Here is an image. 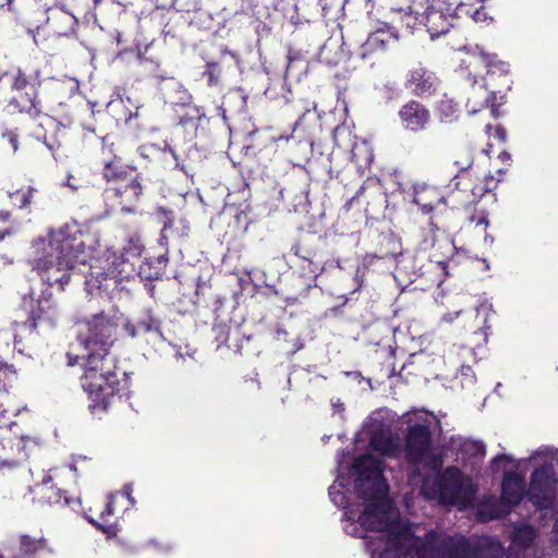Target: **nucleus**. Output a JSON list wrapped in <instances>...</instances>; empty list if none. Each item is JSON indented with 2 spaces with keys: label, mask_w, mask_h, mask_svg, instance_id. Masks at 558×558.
<instances>
[{
  "label": "nucleus",
  "mask_w": 558,
  "mask_h": 558,
  "mask_svg": "<svg viewBox=\"0 0 558 558\" xmlns=\"http://www.w3.org/2000/svg\"><path fill=\"white\" fill-rule=\"evenodd\" d=\"M10 216H11V215H10V213H9V211H0V220H1V221H7V220H9Z\"/></svg>",
  "instance_id": "58836bf2"
},
{
  "label": "nucleus",
  "mask_w": 558,
  "mask_h": 558,
  "mask_svg": "<svg viewBox=\"0 0 558 558\" xmlns=\"http://www.w3.org/2000/svg\"><path fill=\"white\" fill-rule=\"evenodd\" d=\"M123 494L125 495V497L131 501V502H134L133 498L131 497V489L130 487H124V490H123Z\"/></svg>",
  "instance_id": "ea45409f"
},
{
  "label": "nucleus",
  "mask_w": 558,
  "mask_h": 558,
  "mask_svg": "<svg viewBox=\"0 0 558 558\" xmlns=\"http://www.w3.org/2000/svg\"><path fill=\"white\" fill-rule=\"evenodd\" d=\"M142 185L137 179H132L123 190L118 189L117 193L122 197V210L133 213L134 210L126 204L136 202L142 195Z\"/></svg>",
  "instance_id": "dca6fc26"
},
{
  "label": "nucleus",
  "mask_w": 558,
  "mask_h": 558,
  "mask_svg": "<svg viewBox=\"0 0 558 558\" xmlns=\"http://www.w3.org/2000/svg\"><path fill=\"white\" fill-rule=\"evenodd\" d=\"M373 151L366 142H361L353 145L352 159L357 167H368L373 161Z\"/></svg>",
  "instance_id": "a211bd4d"
},
{
  "label": "nucleus",
  "mask_w": 558,
  "mask_h": 558,
  "mask_svg": "<svg viewBox=\"0 0 558 558\" xmlns=\"http://www.w3.org/2000/svg\"><path fill=\"white\" fill-rule=\"evenodd\" d=\"M104 175L107 180H112L116 178V174L111 171V165H107Z\"/></svg>",
  "instance_id": "f704fd0d"
},
{
  "label": "nucleus",
  "mask_w": 558,
  "mask_h": 558,
  "mask_svg": "<svg viewBox=\"0 0 558 558\" xmlns=\"http://www.w3.org/2000/svg\"><path fill=\"white\" fill-rule=\"evenodd\" d=\"M536 537V531L530 525H522L514 529L512 543L518 547L530 546Z\"/></svg>",
  "instance_id": "6ab92c4d"
},
{
  "label": "nucleus",
  "mask_w": 558,
  "mask_h": 558,
  "mask_svg": "<svg viewBox=\"0 0 558 558\" xmlns=\"http://www.w3.org/2000/svg\"><path fill=\"white\" fill-rule=\"evenodd\" d=\"M3 77L8 80L10 87L13 92L19 95L13 97L10 101V106H13L21 113L28 114L32 118H36L41 113L38 97V86L32 83L20 68L11 69L3 74Z\"/></svg>",
  "instance_id": "0eeeda50"
},
{
  "label": "nucleus",
  "mask_w": 558,
  "mask_h": 558,
  "mask_svg": "<svg viewBox=\"0 0 558 558\" xmlns=\"http://www.w3.org/2000/svg\"><path fill=\"white\" fill-rule=\"evenodd\" d=\"M437 198L438 197L434 189L422 187L420 190H415L413 201L415 204L428 211L434 208Z\"/></svg>",
  "instance_id": "aec40b11"
},
{
  "label": "nucleus",
  "mask_w": 558,
  "mask_h": 558,
  "mask_svg": "<svg viewBox=\"0 0 558 558\" xmlns=\"http://www.w3.org/2000/svg\"><path fill=\"white\" fill-rule=\"evenodd\" d=\"M480 57L485 65L488 68V74H494L496 71L500 73L508 72V64L504 61L497 60L495 54H489L484 51L480 52Z\"/></svg>",
  "instance_id": "4be33fe9"
},
{
  "label": "nucleus",
  "mask_w": 558,
  "mask_h": 558,
  "mask_svg": "<svg viewBox=\"0 0 558 558\" xmlns=\"http://www.w3.org/2000/svg\"><path fill=\"white\" fill-rule=\"evenodd\" d=\"M456 163L461 168V169H468L471 167L472 165V158L471 157H468L464 161L460 162V161H456Z\"/></svg>",
  "instance_id": "72a5a7b5"
},
{
  "label": "nucleus",
  "mask_w": 558,
  "mask_h": 558,
  "mask_svg": "<svg viewBox=\"0 0 558 558\" xmlns=\"http://www.w3.org/2000/svg\"><path fill=\"white\" fill-rule=\"evenodd\" d=\"M510 458L508 456H499L495 458L492 462V468L495 472L505 468V463L508 462Z\"/></svg>",
  "instance_id": "7c9ffc66"
},
{
  "label": "nucleus",
  "mask_w": 558,
  "mask_h": 558,
  "mask_svg": "<svg viewBox=\"0 0 558 558\" xmlns=\"http://www.w3.org/2000/svg\"><path fill=\"white\" fill-rule=\"evenodd\" d=\"M37 318H40V314H38V315L33 314V320H35Z\"/></svg>",
  "instance_id": "c03bdc74"
},
{
  "label": "nucleus",
  "mask_w": 558,
  "mask_h": 558,
  "mask_svg": "<svg viewBox=\"0 0 558 558\" xmlns=\"http://www.w3.org/2000/svg\"><path fill=\"white\" fill-rule=\"evenodd\" d=\"M332 407H333L335 411H337V412L344 411V404L339 399L337 401L332 402Z\"/></svg>",
  "instance_id": "c9c22d12"
},
{
  "label": "nucleus",
  "mask_w": 558,
  "mask_h": 558,
  "mask_svg": "<svg viewBox=\"0 0 558 558\" xmlns=\"http://www.w3.org/2000/svg\"><path fill=\"white\" fill-rule=\"evenodd\" d=\"M524 483L523 477L515 473H506L502 481V501L507 505H518L523 498Z\"/></svg>",
  "instance_id": "f8f14e48"
},
{
  "label": "nucleus",
  "mask_w": 558,
  "mask_h": 558,
  "mask_svg": "<svg viewBox=\"0 0 558 558\" xmlns=\"http://www.w3.org/2000/svg\"><path fill=\"white\" fill-rule=\"evenodd\" d=\"M0 558H4L2 554H0Z\"/></svg>",
  "instance_id": "de8ad7c7"
},
{
  "label": "nucleus",
  "mask_w": 558,
  "mask_h": 558,
  "mask_svg": "<svg viewBox=\"0 0 558 558\" xmlns=\"http://www.w3.org/2000/svg\"><path fill=\"white\" fill-rule=\"evenodd\" d=\"M33 193H34V189H29L27 191L26 194H24L23 196V201H22V204H21V207L24 208L26 206H28L32 202V197H33Z\"/></svg>",
  "instance_id": "2f4dec72"
},
{
  "label": "nucleus",
  "mask_w": 558,
  "mask_h": 558,
  "mask_svg": "<svg viewBox=\"0 0 558 558\" xmlns=\"http://www.w3.org/2000/svg\"><path fill=\"white\" fill-rule=\"evenodd\" d=\"M14 374L12 368L7 364L0 362V397H5V381Z\"/></svg>",
  "instance_id": "a878e982"
},
{
  "label": "nucleus",
  "mask_w": 558,
  "mask_h": 558,
  "mask_svg": "<svg viewBox=\"0 0 558 558\" xmlns=\"http://www.w3.org/2000/svg\"><path fill=\"white\" fill-rule=\"evenodd\" d=\"M480 558H502L504 547L498 541L485 538L480 544Z\"/></svg>",
  "instance_id": "412c9836"
},
{
  "label": "nucleus",
  "mask_w": 558,
  "mask_h": 558,
  "mask_svg": "<svg viewBox=\"0 0 558 558\" xmlns=\"http://www.w3.org/2000/svg\"><path fill=\"white\" fill-rule=\"evenodd\" d=\"M43 547L41 539L31 538L29 536H22L21 550L24 554H32Z\"/></svg>",
  "instance_id": "393cba45"
},
{
  "label": "nucleus",
  "mask_w": 558,
  "mask_h": 558,
  "mask_svg": "<svg viewBox=\"0 0 558 558\" xmlns=\"http://www.w3.org/2000/svg\"><path fill=\"white\" fill-rule=\"evenodd\" d=\"M556 484L557 480L551 464H545L533 473L529 496L537 508L546 509L551 505Z\"/></svg>",
  "instance_id": "6e6552de"
},
{
  "label": "nucleus",
  "mask_w": 558,
  "mask_h": 558,
  "mask_svg": "<svg viewBox=\"0 0 558 558\" xmlns=\"http://www.w3.org/2000/svg\"><path fill=\"white\" fill-rule=\"evenodd\" d=\"M106 513L109 515L113 513V496L109 497V501L106 506Z\"/></svg>",
  "instance_id": "e433bc0d"
},
{
  "label": "nucleus",
  "mask_w": 558,
  "mask_h": 558,
  "mask_svg": "<svg viewBox=\"0 0 558 558\" xmlns=\"http://www.w3.org/2000/svg\"><path fill=\"white\" fill-rule=\"evenodd\" d=\"M462 449L466 454L474 457L485 456V445L478 440H465L462 445Z\"/></svg>",
  "instance_id": "b1692460"
},
{
  "label": "nucleus",
  "mask_w": 558,
  "mask_h": 558,
  "mask_svg": "<svg viewBox=\"0 0 558 558\" xmlns=\"http://www.w3.org/2000/svg\"><path fill=\"white\" fill-rule=\"evenodd\" d=\"M126 255L140 256L143 251V245L138 239H132L128 247L124 248Z\"/></svg>",
  "instance_id": "c756f323"
},
{
  "label": "nucleus",
  "mask_w": 558,
  "mask_h": 558,
  "mask_svg": "<svg viewBox=\"0 0 558 558\" xmlns=\"http://www.w3.org/2000/svg\"><path fill=\"white\" fill-rule=\"evenodd\" d=\"M495 136L500 141V142H505L506 141V132L504 129L501 128H496L495 129Z\"/></svg>",
  "instance_id": "473e14b6"
},
{
  "label": "nucleus",
  "mask_w": 558,
  "mask_h": 558,
  "mask_svg": "<svg viewBox=\"0 0 558 558\" xmlns=\"http://www.w3.org/2000/svg\"><path fill=\"white\" fill-rule=\"evenodd\" d=\"M473 92L475 96L480 99L478 101L473 100L472 98L468 100V107L471 113L480 111V109L484 108L488 101V93L486 92L484 86H478L477 88L473 87Z\"/></svg>",
  "instance_id": "5701e85b"
},
{
  "label": "nucleus",
  "mask_w": 558,
  "mask_h": 558,
  "mask_svg": "<svg viewBox=\"0 0 558 558\" xmlns=\"http://www.w3.org/2000/svg\"><path fill=\"white\" fill-rule=\"evenodd\" d=\"M501 156H502V159L509 158V156L507 154H502Z\"/></svg>",
  "instance_id": "49530a36"
},
{
  "label": "nucleus",
  "mask_w": 558,
  "mask_h": 558,
  "mask_svg": "<svg viewBox=\"0 0 558 558\" xmlns=\"http://www.w3.org/2000/svg\"><path fill=\"white\" fill-rule=\"evenodd\" d=\"M372 449L381 456L395 457L400 452L398 439L384 432L373 435L369 441Z\"/></svg>",
  "instance_id": "2eb2a0df"
},
{
  "label": "nucleus",
  "mask_w": 558,
  "mask_h": 558,
  "mask_svg": "<svg viewBox=\"0 0 558 558\" xmlns=\"http://www.w3.org/2000/svg\"><path fill=\"white\" fill-rule=\"evenodd\" d=\"M206 74L208 75L209 84H217L220 77V69L217 63H207Z\"/></svg>",
  "instance_id": "c85d7f7f"
},
{
  "label": "nucleus",
  "mask_w": 558,
  "mask_h": 558,
  "mask_svg": "<svg viewBox=\"0 0 558 558\" xmlns=\"http://www.w3.org/2000/svg\"><path fill=\"white\" fill-rule=\"evenodd\" d=\"M408 85L414 95L428 97L436 89L437 77L423 68H415L409 73Z\"/></svg>",
  "instance_id": "9b49d317"
},
{
  "label": "nucleus",
  "mask_w": 558,
  "mask_h": 558,
  "mask_svg": "<svg viewBox=\"0 0 558 558\" xmlns=\"http://www.w3.org/2000/svg\"><path fill=\"white\" fill-rule=\"evenodd\" d=\"M355 489L363 509L348 508L345 515L365 531L374 532L367 543L372 558H469V542L461 535L430 530L402 519L388 498L381 462L365 454L353 463Z\"/></svg>",
  "instance_id": "f257e3e1"
},
{
  "label": "nucleus",
  "mask_w": 558,
  "mask_h": 558,
  "mask_svg": "<svg viewBox=\"0 0 558 558\" xmlns=\"http://www.w3.org/2000/svg\"><path fill=\"white\" fill-rule=\"evenodd\" d=\"M13 232H14V231H13V230H11V229H7V230H4V231H0V241H1V240H3V238H4L7 234H8V235H10V234H12Z\"/></svg>",
  "instance_id": "a19ab883"
},
{
  "label": "nucleus",
  "mask_w": 558,
  "mask_h": 558,
  "mask_svg": "<svg viewBox=\"0 0 558 558\" xmlns=\"http://www.w3.org/2000/svg\"><path fill=\"white\" fill-rule=\"evenodd\" d=\"M432 420H436V417L426 415L423 423H417L410 428L407 437V452L413 463L422 464L430 470H438L442 465V460L430 447L429 426Z\"/></svg>",
  "instance_id": "423d86ee"
},
{
  "label": "nucleus",
  "mask_w": 558,
  "mask_h": 558,
  "mask_svg": "<svg viewBox=\"0 0 558 558\" xmlns=\"http://www.w3.org/2000/svg\"><path fill=\"white\" fill-rule=\"evenodd\" d=\"M8 399V393H5V397H0V437H2V440L5 442L3 444L4 448L9 445L10 450L13 453L20 458H24L27 456L25 449L26 444L31 438L22 433L13 432V428H16L17 425L5 416L7 410L4 409V405L7 404Z\"/></svg>",
  "instance_id": "1a4fd4ad"
},
{
  "label": "nucleus",
  "mask_w": 558,
  "mask_h": 558,
  "mask_svg": "<svg viewBox=\"0 0 558 558\" xmlns=\"http://www.w3.org/2000/svg\"><path fill=\"white\" fill-rule=\"evenodd\" d=\"M383 45H384L383 34L375 33L367 38V40L364 44V49L366 51H372L376 48H383Z\"/></svg>",
  "instance_id": "cd10ccee"
},
{
  "label": "nucleus",
  "mask_w": 558,
  "mask_h": 558,
  "mask_svg": "<svg viewBox=\"0 0 558 558\" xmlns=\"http://www.w3.org/2000/svg\"><path fill=\"white\" fill-rule=\"evenodd\" d=\"M85 248L81 238L72 233L69 226H62L33 243L31 265L46 283H58L63 290L71 279V271L85 263Z\"/></svg>",
  "instance_id": "f03ea898"
},
{
  "label": "nucleus",
  "mask_w": 558,
  "mask_h": 558,
  "mask_svg": "<svg viewBox=\"0 0 558 558\" xmlns=\"http://www.w3.org/2000/svg\"><path fill=\"white\" fill-rule=\"evenodd\" d=\"M422 494L427 499H437L444 505L468 506L474 497L472 481L457 468H448L435 478L426 477L422 483Z\"/></svg>",
  "instance_id": "20e7f679"
},
{
  "label": "nucleus",
  "mask_w": 558,
  "mask_h": 558,
  "mask_svg": "<svg viewBox=\"0 0 558 558\" xmlns=\"http://www.w3.org/2000/svg\"><path fill=\"white\" fill-rule=\"evenodd\" d=\"M496 186V182L493 177H486L484 184H477L473 187V194L474 196L482 197L485 193L490 191Z\"/></svg>",
  "instance_id": "bb28decb"
},
{
  "label": "nucleus",
  "mask_w": 558,
  "mask_h": 558,
  "mask_svg": "<svg viewBox=\"0 0 558 558\" xmlns=\"http://www.w3.org/2000/svg\"><path fill=\"white\" fill-rule=\"evenodd\" d=\"M458 315H459V312H456L453 315H451V314L445 315L442 319L446 322H452L456 317H458Z\"/></svg>",
  "instance_id": "4c0bfd02"
},
{
  "label": "nucleus",
  "mask_w": 558,
  "mask_h": 558,
  "mask_svg": "<svg viewBox=\"0 0 558 558\" xmlns=\"http://www.w3.org/2000/svg\"><path fill=\"white\" fill-rule=\"evenodd\" d=\"M555 531L558 533V519L556 520V523H555Z\"/></svg>",
  "instance_id": "a18cd8bd"
},
{
  "label": "nucleus",
  "mask_w": 558,
  "mask_h": 558,
  "mask_svg": "<svg viewBox=\"0 0 558 558\" xmlns=\"http://www.w3.org/2000/svg\"><path fill=\"white\" fill-rule=\"evenodd\" d=\"M481 223H483V225H485V226H486V225H487V221H486V220H484V219H482V220H480V221H478V223H477V225H481Z\"/></svg>",
  "instance_id": "37998d69"
},
{
  "label": "nucleus",
  "mask_w": 558,
  "mask_h": 558,
  "mask_svg": "<svg viewBox=\"0 0 558 558\" xmlns=\"http://www.w3.org/2000/svg\"><path fill=\"white\" fill-rule=\"evenodd\" d=\"M123 327L130 337L134 338L138 336L141 332L149 333L151 336V340H162L163 336L160 331L159 322L154 319L150 316L145 317L140 320L136 325L132 324L130 320L125 319L123 323Z\"/></svg>",
  "instance_id": "4468645a"
},
{
  "label": "nucleus",
  "mask_w": 558,
  "mask_h": 558,
  "mask_svg": "<svg viewBox=\"0 0 558 558\" xmlns=\"http://www.w3.org/2000/svg\"><path fill=\"white\" fill-rule=\"evenodd\" d=\"M458 111V104L446 95L437 102L436 113L442 122H450L456 119Z\"/></svg>",
  "instance_id": "f3484780"
},
{
  "label": "nucleus",
  "mask_w": 558,
  "mask_h": 558,
  "mask_svg": "<svg viewBox=\"0 0 558 558\" xmlns=\"http://www.w3.org/2000/svg\"><path fill=\"white\" fill-rule=\"evenodd\" d=\"M107 355L88 354L84 364L82 386L88 393L93 411H105L118 391L119 379Z\"/></svg>",
  "instance_id": "7ed1b4c3"
},
{
  "label": "nucleus",
  "mask_w": 558,
  "mask_h": 558,
  "mask_svg": "<svg viewBox=\"0 0 558 558\" xmlns=\"http://www.w3.org/2000/svg\"><path fill=\"white\" fill-rule=\"evenodd\" d=\"M399 118L404 129L411 132H420L428 125L430 114L424 105L410 100L401 107Z\"/></svg>",
  "instance_id": "9d476101"
},
{
  "label": "nucleus",
  "mask_w": 558,
  "mask_h": 558,
  "mask_svg": "<svg viewBox=\"0 0 558 558\" xmlns=\"http://www.w3.org/2000/svg\"><path fill=\"white\" fill-rule=\"evenodd\" d=\"M120 318L99 313L77 323V340L88 354L108 355Z\"/></svg>",
  "instance_id": "39448f33"
},
{
  "label": "nucleus",
  "mask_w": 558,
  "mask_h": 558,
  "mask_svg": "<svg viewBox=\"0 0 558 558\" xmlns=\"http://www.w3.org/2000/svg\"><path fill=\"white\" fill-rule=\"evenodd\" d=\"M49 302L48 301H45V304L43 305L41 302H39V312L43 313L45 312L46 308H49Z\"/></svg>",
  "instance_id": "79ce46f5"
},
{
  "label": "nucleus",
  "mask_w": 558,
  "mask_h": 558,
  "mask_svg": "<svg viewBox=\"0 0 558 558\" xmlns=\"http://www.w3.org/2000/svg\"><path fill=\"white\" fill-rule=\"evenodd\" d=\"M423 22L432 39L446 34L451 27L450 20L441 11L436 10L435 8H429L424 13Z\"/></svg>",
  "instance_id": "ddd939ff"
}]
</instances>
